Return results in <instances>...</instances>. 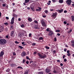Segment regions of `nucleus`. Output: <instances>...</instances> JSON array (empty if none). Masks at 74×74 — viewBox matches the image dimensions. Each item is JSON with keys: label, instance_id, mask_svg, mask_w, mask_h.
<instances>
[{"label": "nucleus", "instance_id": "nucleus-1", "mask_svg": "<svg viewBox=\"0 0 74 74\" xmlns=\"http://www.w3.org/2000/svg\"><path fill=\"white\" fill-rule=\"evenodd\" d=\"M12 16L13 17L12 18L10 22V24L12 25L14 23L15 17V18H16L18 17V15L17 14H13Z\"/></svg>", "mask_w": 74, "mask_h": 74}, {"label": "nucleus", "instance_id": "nucleus-47", "mask_svg": "<svg viewBox=\"0 0 74 74\" xmlns=\"http://www.w3.org/2000/svg\"><path fill=\"white\" fill-rule=\"evenodd\" d=\"M36 53H37L36 51H34V54L35 56H36Z\"/></svg>", "mask_w": 74, "mask_h": 74}, {"label": "nucleus", "instance_id": "nucleus-41", "mask_svg": "<svg viewBox=\"0 0 74 74\" xmlns=\"http://www.w3.org/2000/svg\"><path fill=\"white\" fill-rule=\"evenodd\" d=\"M2 6H3V7H5V6H6V4H3L2 5Z\"/></svg>", "mask_w": 74, "mask_h": 74}, {"label": "nucleus", "instance_id": "nucleus-36", "mask_svg": "<svg viewBox=\"0 0 74 74\" xmlns=\"http://www.w3.org/2000/svg\"><path fill=\"white\" fill-rule=\"evenodd\" d=\"M5 30L7 32L8 31V28L7 27H6L5 28Z\"/></svg>", "mask_w": 74, "mask_h": 74}, {"label": "nucleus", "instance_id": "nucleus-8", "mask_svg": "<svg viewBox=\"0 0 74 74\" xmlns=\"http://www.w3.org/2000/svg\"><path fill=\"white\" fill-rule=\"evenodd\" d=\"M4 29V27L3 26H1L0 27V33L1 32H3V31Z\"/></svg>", "mask_w": 74, "mask_h": 74}, {"label": "nucleus", "instance_id": "nucleus-2", "mask_svg": "<svg viewBox=\"0 0 74 74\" xmlns=\"http://www.w3.org/2000/svg\"><path fill=\"white\" fill-rule=\"evenodd\" d=\"M38 55L39 56V57L40 58H45L47 57V55L42 53L41 54L40 53H38Z\"/></svg>", "mask_w": 74, "mask_h": 74}, {"label": "nucleus", "instance_id": "nucleus-29", "mask_svg": "<svg viewBox=\"0 0 74 74\" xmlns=\"http://www.w3.org/2000/svg\"><path fill=\"white\" fill-rule=\"evenodd\" d=\"M21 32L22 33H25L26 32V31H24V30H21Z\"/></svg>", "mask_w": 74, "mask_h": 74}, {"label": "nucleus", "instance_id": "nucleus-22", "mask_svg": "<svg viewBox=\"0 0 74 74\" xmlns=\"http://www.w3.org/2000/svg\"><path fill=\"white\" fill-rule=\"evenodd\" d=\"M51 1H48V2L47 3V4L48 5H50L51 4Z\"/></svg>", "mask_w": 74, "mask_h": 74}, {"label": "nucleus", "instance_id": "nucleus-45", "mask_svg": "<svg viewBox=\"0 0 74 74\" xmlns=\"http://www.w3.org/2000/svg\"><path fill=\"white\" fill-rule=\"evenodd\" d=\"M18 21H21V19L20 18H19L18 19Z\"/></svg>", "mask_w": 74, "mask_h": 74}, {"label": "nucleus", "instance_id": "nucleus-35", "mask_svg": "<svg viewBox=\"0 0 74 74\" xmlns=\"http://www.w3.org/2000/svg\"><path fill=\"white\" fill-rule=\"evenodd\" d=\"M18 47L21 49H23V47L22 46H19Z\"/></svg>", "mask_w": 74, "mask_h": 74}, {"label": "nucleus", "instance_id": "nucleus-12", "mask_svg": "<svg viewBox=\"0 0 74 74\" xmlns=\"http://www.w3.org/2000/svg\"><path fill=\"white\" fill-rule=\"evenodd\" d=\"M53 32L51 30H50V33L48 35L49 36H52L53 34Z\"/></svg>", "mask_w": 74, "mask_h": 74}, {"label": "nucleus", "instance_id": "nucleus-31", "mask_svg": "<svg viewBox=\"0 0 74 74\" xmlns=\"http://www.w3.org/2000/svg\"><path fill=\"white\" fill-rule=\"evenodd\" d=\"M21 27L22 28H24L25 27V25H24V24H21Z\"/></svg>", "mask_w": 74, "mask_h": 74}, {"label": "nucleus", "instance_id": "nucleus-60", "mask_svg": "<svg viewBox=\"0 0 74 74\" xmlns=\"http://www.w3.org/2000/svg\"><path fill=\"white\" fill-rule=\"evenodd\" d=\"M67 54H69V53H70V51L69 50H67Z\"/></svg>", "mask_w": 74, "mask_h": 74}, {"label": "nucleus", "instance_id": "nucleus-20", "mask_svg": "<svg viewBox=\"0 0 74 74\" xmlns=\"http://www.w3.org/2000/svg\"><path fill=\"white\" fill-rule=\"evenodd\" d=\"M64 2L63 0H59V2L60 3H62Z\"/></svg>", "mask_w": 74, "mask_h": 74}, {"label": "nucleus", "instance_id": "nucleus-37", "mask_svg": "<svg viewBox=\"0 0 74 74\" xmlns=\"http://www.w3.org/2000/svg\"><path fill=\"white\" fill-rule=\"evenodd\" d=\"M36 45V43H32V46H34L35 45Z\"/></svg>", "mask_w": 74, "mask_h": 74}, {"label": "nucleus", "instance_id": "nucleus-32", "mask_svg": "<svg viewBox=\"0 0 74 74\" xmlns=\"http://www.w3.org/2000/svg\"><path fill=\"white\" fill-rule=\"evenodd\" d=\"M18 68H20L21 69H23V68L22 67V66H18Z\"/></svg>", "mask_w": 74, "mask_h": 74}, {"label": "nucleus", "instance_id": "nucleus-10", "mask_svg": "<svg viewBox=\"0 0 74 74\" xmlns=\"http://www.w3.org/2000/svg\"><path fill=\"white\" fill-rule=\"evenodd\" d=\"M34 28L35 29H39L40 28L38 27V25H35L34 27Z\"/></svg>", "mask_w": 74, "mask_h": 74}, {"label": "nucleus", "instance_id": "nucleus-62", "mask_svg": "<svg viewBox=\"0 0 74 74\" xmlns=\"http://www.w3.org/2000/svg\"><path fill=\"white\" fill-rule=\"evenodd\" d=\"M34 22L35 23H36V24H37V23H38L37 21H35Z\"/></svg>", "mask_w": 74, "mask_h": 74}, {"label": "nucleus", "instance_id": "nucleus-16", "mask_svg": "<svg viewBox=\"0 0 74 74\" xmlns=\"http://www.w3.org/2000/svg\"><path fill=\"white\" fill-rule=\"evenodd\" d=\"M29 71V69H27V70H26L24 74H28Z\"/></svg>", "mask_w": 74, "mask_h": 74}, {"label": "nucleus", "instance_id": "nucleus-34", "mask_svg": "<svg viewBox=\"0 0 74 74\" xmlns=\"http://www.w3.org/2000/svg\"><path fill=\"white\" fill-rule=\"evenodd\" d=\"M46 49H49V47L48 46H45V47Z\"/></svg>", "mask_w": 74, "mask_h": 74}, {"label": "nucleus", "instance_id": "nucleus-57", "mask_svg": "<svg viewBox=\"0 0 74 74\" xmlns=\"http://www.w3.org/2000/svg\"><path fill=\"white\" fill-rule=\"evenodd\" d=\"M15 43H16V44H18V43H19V42H17V41H15Z\"/></svg>", "mask_w": 74, "mask_h": 74}, {"label": "nucleus", "instance_id": "nucleus-52", "mask_svg": "<svg viewBox=\"0 0 74 74\" xmlns=\"http://www.w3.org/2000/svg\"><path fill=\"white\" fill-rule=\"evenodd\" d=\"M67 55L68 56H70L71 55V54L70 53H69L68 54H67Z\"/></svg>", "mask_w": 74, "mask_h": 74}, {"label": "nucleus", "instance_id": "nucleus-53", "mask_svg": "<svg viewBox=\"0 0 74 74\" xmlns=\"http://www.w3.org/2000/svg\"><path fill=\"white\" fill-rule=\"evenodd\" d=\"M5 25H8V23H4Z\"/></svg>", "mask_w": 74, "mask_h": 74}, {"label": "nucleus", "instance_id": "nucleus-18", "mask_svg": "<svg viewBox=\"0 0 74 74\" xmlns=\"http://www.w3.org/2000/svg\"><path fill=\"white\" fill-rule=\"evenodd\" d=\"M16 64H14V63L11 64V66L12 67L16 66Z\"/></svg>", "mask_w": 74, "mask_h": 74}, {"label": "nucleus", "instance_id": "nucleus-43", "mask_svg": "<svg viewBox=\"0 0 74 74\" xmlns=\"http://www.w3.org/2000/svg\"><path fill=\"white\" fill-rule=\"evenodd\" d=\"M64 62H66L67 61V60L66 58H64Z\"/></svg>", "mask_w": 74, "mask_h": 74}, {"label": "nucleus", "instance_id": "nucleus-13", "mask_svg": "<svg viewBox=\"0 0 74 74\" xmlns=\"http://www.w3.org/2000/svg\"><path fill=\"white\" fill-rule=\"evenodd\" d=\"M29 1V0H25V2L23 3V4L24 5H26V3H28Z\"/></svg>", "mask_w": 74, "mask_h": 74}, {"label": "nucleus", "instance_id": "nucleus-59", "mask_svg": "<svg viewBox=\"0 0 74 74\" xmlns=\"http://www.w3.org/2000/svg\"><path fill=\"white\" fill-rule=\"evenodd\" d=\"M41 8H39V9H38V10H39V11H41Z\"/></svg>", "mask_w": 74, "mask_h": 74}, {"label": "nucleus", "instance_id": "nucleus-48", "mask_svg": "<svg viewBox=\"0 0 74 74\" xmlns=\"http://www.w3.org/2000/svg\"><path fill=\"white\" fill-rule=\"evenodd\" d=\"M65 55H63V59H64L65 57Z\"/></svg>", "mask_w": 74, "mask_h": 74}, {"label": "nucleus", "instance_id": "nucleus-38", "mask_svg": "<svg viewBox=\"0 0 74 74\" xmlns=\"http://www.w3.org/2000/svg\"><path fill=\"white\" fill-rule=\"evenodd\" d=\"M22 45H24L25 46L26 45V44H25V42H22Z\"/></svg>", "mask_w": 74, "mask_h": 74}, {"label": "nucleus", "instance_id": "nucleus-24", "mask_svg": "<svg viewBox=\"0 0 74 74\" xmlns=\"http://www.w3.org/2000/svg\"><path fill=\"white\" fill-rule=\"evenodd\" d=\"M10 69L9 68H8V69H7L6 70V72H10Z\"/></svg>", "mask_w": 74, "mask_h": 74}, {"label": "nucleus", "instance_id": "nucleus-17", "mask_svg": "<svg viewBox=\"0 0 74 74\" xmlns=\"http://www.w3.org/2000/svg\"><path fill=\"white\" fill-rule=\"evenodd\" d=\"M71 43H72V46L74 47V40H72L71 41Z\"/></svg>", "mask_w": 74, "mask_h": 74}, {"label": "nucleus", "instance_id": "nucleus-4", "mask_svg": "<svg viewBox=\"0 0 74 74\" xmlns=\"http://www.w3.org/2000/svg\"><path fill=\"white\" fill-rule=\"evenodd\" d=\"M43 27H46V24L43 19H42L40 21Z\"/></svg>", "mask_w": 74, "mask_h": 74}, {"label": "nucleus", "instance_id": "nucleus-25", "mask_svg": "<svg viewBox=\"0 0 74 74\" xmlns=\"http://www.w3.org/2000/svg\"><path fill=\"white\" fill-rule=\"evenodd\" d=\"M44 72L42 71L41 72H39L38 74H43Z\"/></svg>", "mask_w": 74, "mask_h": 74}, {"label": "nucleus", "instance_id": "nucleus-6", "mask_svg": "<svg viewBox=\"0 0 74 74\" xmlns=\"http://www.w3.org/2000/svg\"><path fill=\"white\" fill-rule=\"evenodd\" d=\"M4 53L3 51H1L0 53V59H3V55H4Z\"/></svg>", "mask_w": 74, "mask_h": 74}, {"label": "nucleus", "instance_id": "nucleus-49", "mask_svg": "<svg viewBox=\"0 0 74 74\" xmlns=\"http://www.w3.org/2000/svg\"><path fill=\"white\" fill-rule=\"evenodd\" d=\"M50 11H51V12H53V10H54V9H50Z\"/></svg>", "mask_w": 74, "mask_h": 74}, {"label": "nucleus", "instance_id": "nucleus-39", "mask_svg": "<svg viewBox=\"0 0 74 74\" xmlns=\"http://www.w3.org/2000/svg\"><path fill=\"white\" fill-rule=\"evenodd\" d=\"M48 12V10H45V12L46 14Z\"/></svg>", "mask_w": 74, "mask_h": 74}, {"label": "nucleus", "instance_id": "nucleus-21", "mask_svg": "<svg viewBox=\"0 0 74 74\" xmlns=\"http://www.w3.org/2000/svg\"><path fill=\"white\" fill-rule=\"evenodd\" d=\"M46 31L47 32H48L49 31V33H50V28H47L46 29Z\"/></svg>", "mask_w": 74, "mask_h": 74}, {"label": "nucleus", "instance_id": "nucleus-46", "mask_svg": "<svg viewBox=\"0 0 74 74\" xmlns=\"http://www.w3.org/2000/svg\"><path fill=\"white\" fill-rule=\"evenodd\" d=\"M53 72L54 73H58V72H57L56 71V70H54Z\"/></svg>", "mask_w": 74, "mask_h": 74}, {"label": "nucleus", "instance_id": "nucleus-42", "mask_svg": "<svg viewBox=\"0 0 74 74\" xmlns=\"http://www.w3.org/2000/svg\"><path fill=\"white\" fill-rule=\"evenodd\" d=\"M13 54L14 56H15L16 54V53L15 52H13Z\"/></svg>", "mask_w": 74, "mask_h": 74}, {"label": "nucleus", "instance_id": "nucleus-28", "mask_svg": "<svg viewBox=\"0 0 74 74\" xmlns=\"http://www.w3.org/2000/svg\"><path fill=\"white\" fill-rule=\"evenodd\" d=\"M55 31L56 32H60V31L59 29H57Z\"/></svg>", "mask_w": 74, "mask_h": 74}, {"label": "nucleus", "instance_id": "nucleus-23", "mask_svg": "<svg viewBox=\"0 0 74 74\" xmlns=\"http://www.w3.org/2000/svg\"><path fill=\"white\" fill-rule=\"evenodd\" d=\"M28 20L29 21H30L31 22V21H32V18H28Z\"/></svg>", "mask_w": 74, "mask_h": 74}, {"label": "nucleus", "instance_id": "nucleus-7", "mask_svg": "<svg viewBox=\"0 0 74 74\" xmlns=\"http://www.w3.org/2000/svg\"><path fill=\"white\" fill-rule=\"evenodd\" d=\"M72 2V1L71 0H67L66 1V3L68 5H71V3Z\"/></svg>", "mask_w": 74, "mask_h": 74}, {"label": "nucleus", "instance_id": "nucleus-44", "mask_svg": "<svg viewBox=\"0 0 74 74\" xmlns=\"http://www.w3.org/2000/svg\"><path fill=\"white\" fill-rule=\"evenodd\" d=\"M29 63V61H28V60H27L26 61V63L27 64H28Z\"/></svg>", "mask_w": 74, "mask_h": 74}, {"label": "nucleus", "instance_id": "nucleus-50", "mask_svg": "<svg viewBox=\"0 0 74 74\" xmlns=\"http://www.w3.org/2000/svg\"><path fill=\"white\" fill-rule=\"evenodd\" d=\"M64 24H67V22L65 21H64Z\"/></svg>", "mask_w": 74, "mask_h": 74}, {"label": "nucleus", "instance_id": "nucleus-40", "mask_svg": "<svg viewBox=\"0 0 74 74\" xmlns=\"http://www.w3.org/2000/svg\"><path fill=\"white\" fill-rule=\"evenodd\" d=\"M25 62V59H23V63L24 64V62Z\"/></svg>", "mask_w": 74, "mask_h": 74}, {"label": "nucleus", "instance_id": "nucleus-11", "mask_svg": "<svg viewBox=\"0 0 74 74\" xmlns=\"http://www.w3.org/2000/svg\"><path fill=\"white\" fill-rule=\"evenodd\" d=\"M26 54V53L25 51H23L21 54V56H22L23 57L25 56Z\"/></svg>", "mask_w": 74, "mask_h": 74}, {"label": "nucleus", "instance_id": "nucleus-51", "mask_svg": "<svg viewBox=\"0 0 74 74\" xmlns=\"http://www.w3.org/2000/svg\"><path fill=\"white\" fill-rule=\"evenodd\" d=\"M66 50H67V49H66V48L64 49V51H66Z\"/></svg>", "mask_w": 74, "mask_h": 74}, {"label": "nucleus", "instance_id": "nucleus-56", "mask_svg": "<svg viewBox=\"0 0 74 74\" xmlns=\"http://www.w3.org/2000/svg\"><path fill=\"white\" fill-rule=\"evenodd\" d=\"M6 19L7 20H9V18L8 17H6Z\"/></svg>", "mask_w": 74, "mask_h": 74}, {"label": "nucleus", "instance_id": "nucleus-26", "mask_svg": "<svg viewBox=\"0 0 74 74\" xmlns=\"http://www.w3.org/2000/svg\"><path fill=\"white\" fill-rule=\"evenodd\" d=\"M72 19V21H74V16H71Z\"/></svg>", "mask_w": 74, "mask_h": 74}, {"label": "nucleus", "instance_id": "nucleus-64", "mask_svg": "<svg viewBox=\"0 0 74 74\" xmlns=\"http://www.w3.org/2000/svg\"><path fill=\"white\" fill-rule=\"evenodd\" d=\"M67 11L66 10H64V13H67Z\"/></svg>", "mask_w": 74, "mask_h": 74}, {"label": "nucleus", "instance_id": "nucleus-58", "mask_svg": "<svg viewBox=\"0 0 74 74\" xmlns=\"http://www.w3.org/2000/svg\"><path fill=\"white\" fill-rule=\"evenodd\" d=\"M26 58L27 59V60H28L29 59V57H28V56H26Z\"/></svg>", "mask_w": 74, "mask_h": 74}, {"label": "nucleus", "instance_id": "nucleus-5", "mask_svg": "<svg viewBox=\"0 0 74 74\" xmlns=\"http://www.w3.org/2000/svg\"><path fill=\"white\" fill-rule=\"evenodd\" d=\"M57 15H58L57 12H55V13H53V14L51 16L53 18L55 19Z\"/></svg>", "mask_w": 74, "mask_h": 74}, {"label": "nucleus", "instance_id": "nucleus-14", "mask_svg": "<svg viewBox=\"0 0 74 74\" xmlns=\"http://www.w3.org/2000/svg\"><path fill=\"white\" fill-rule=\"evenodd\" d=\"M51 71V69H49V68H46V69L45 70V72H47V73H49Z\"/></svg>", "mask_w": 74, "mask_h": 74}, {"label": "nucleus", "instance_id": "nucleus-63", "mask_svg": "<svg viewBox=\"0 0 74 74\" xmlns=\"http://www.w3.org/2000/svg\"><path fill=\"white\" fill-rule=\"evenodd\" d=\"M60 65L61 66H63V64L62 63H61V64H60Z\"/></svg>", "mask_w": 74, "mask_h": 74}, {"label": "nucleus", "instance_id": "nucleus-19", "mask_svg": "<svg viewBox=\"0 0 74 74\" xmlns=\"http://www.w3.org/2000/svg\"><path fill=\"white\" fill-rule=\"evenodd\" d=\"M14 31H12V32H11V36H12V35H14Z\"/></svg>", "mask_w": 74, "mask_h": 74}, {"label": "nucleus", "instance_id": "nucleus-54", "mask_svg": "<svg viewBox=\"0 0 74 74\" xmlns=\"http://www.w3.org/2000/svg\"><path fill=\"white\" fill-rule=\"evenodd\" d=\"M54 40L55 42H56V40H57V39L56 38H54Z\"/></svg>", "mask_w": 74, "mask_h": 74}, {"label": "nucleus", "instance_id": "nucleus-33", "mask_svg": "<svg viewBox=\"0 0 74 74\" xmlns=\"http://www.w3.org/2000/svg\"><path fill=\"white\" fill-rule=\"evenodd\" d=\"M32 34L31 33L29 34V38H31V37H32Z\"/></svg>", "mask_w": 74, "mask_h": 74}, {"label": "nucleus", "instance_id": "nucleus-55", "mask_svg": "<svg viewBox=\"0 0 74 74\" xmlns=\"http://www.w3.org/2000/svg\"><path fill=\"white\" fill-rule=\"evenodd\" d=\"M52 1L53 2H56V0H52Z\"/></svg>", "mask_w": 74, "mask_h": 74}, {"label": "nucleus", "instance_id": "nucleus-61", "mask_svg": "<svg viewBox=\"0 0 74 74\" xmlns=\"http://www.w3.org/2000/svg\"><path fill=\"white\" fill-rule=\"evenodd\" d=\"M57 35L58 36H60V34H59V33H58V34H57Z\"/></svg>", "mask_w": 74, "mask_h": 74}, {"label": "nucleus", "instance_id": "nucleus-30", "mask_svg": "<svg viewBox=\"0 0 74 74\" xmlns=\"http://www.w3.org/2000/svg\"><path fill=\"white\" fill-rule=\"evenodd\" d=\"M36 65L37 64H33L32 66L33 67H36Z\"/></svg>", "mask_w": 74, "mask_h": 74}, {"label": "nucleus", "instance_id": "nucleus-27", "mask_svg": "<svg viewBox=\"0 0 74 74\" xmlns=\"http://www.w3.org/2000/svg\"><path fill=\"white\" fill-rule=\"evenodd\" d=\"M39 39L40 40H43V38L42 37H40Z\"/></svg>", "mask_w": 74, "mask_h": 74}, {"label": "nucleus", "instance_id": "nucleus-9", "mask_svg": "<svg viewBox=\"0 0 74 74\" xmlns=\"http://www.w3.org/2000/svg\"><path fill=\"white\" fill-rule=\"evenodd\" d=\"M64 10V9H62L60 10H57V12L58 13H62L63 12Z\"/></svg>", "mask_w": 74, "mask_h": 74}, {"label": "nucleus", "instance_id": "nucleus-3", "mask_svg": "<svg viewBox=\"0 0 74 74\" xmlns=\"http://www.w3.org/2000/svg\"><path fill=\"white\" fill-rule=\"evenodd\" d=\"M7 41L5 39H0V44L2 45H4L7 43Z\"/></svg>", "mask_w": 74, "mask_h": 74}, {"label": "nucleus", "instance_id": "nucleus-15", "mask_svg": "<svg viewBox=\"0 0 74 74\" xmlns=\"http://www.w3.org/2000/svg\"><path fill=\"white\" fill-rule=\"evenodd\" d=\"M30 8L32 10V11L33 12L34 11V6L33 5H31Z\"/></svg>", "mask_w": 74, "mask_h": 74}]
</instances>
